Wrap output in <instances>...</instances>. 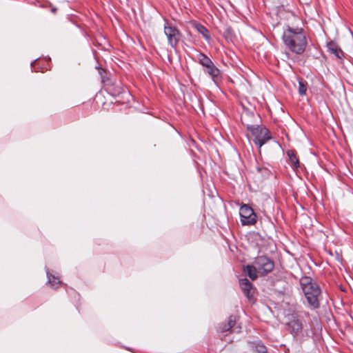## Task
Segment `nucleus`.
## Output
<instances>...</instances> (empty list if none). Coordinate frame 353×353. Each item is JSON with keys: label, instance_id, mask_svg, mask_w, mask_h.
<instances>
[{"label": "nucleus", "instance_id": "nucleus-16", "mask_svg": "<svg viewBox=\"0 0 353 353\" xmlns=\"http://www.w3.org/2000/svg\"><path fill=\"white\" fill-rule=\"evenodd\" d=\"M307 83L302 79L299 80V93L300 95L303 96L306 94Z\"/></svg>", "mask_w": 353, "mask_h": 353}, {"label": "nucleus", "instance_id": "nucleus-18", "mask_svg": "<svg viewBox=\"0 0 353 353\" xmlns=\"http://www.w3.org/2000/svg\"><path fill=\"white\" fill-rule=\"evenodd\" d=\"M288 154L289 156L291 163H293L295 167H299V162L298 158L294 154H290V152H288Z\"/></svg>", "mask_w": 353, "mask_h": 353}, {"label": "nucleus", "instance_id": "nucleus-6", "mask_svg": "<svg viewBox=\"0 0 353 353\" xmlns=\"http://www.w3.org/2000/svg\"><path fill=\"white\" fill-rule=\"evenodd\" d=\"M254 264L258 270V272L261 274H266L272 271L274 263L272 259L266 256H259L255 258Z\"/></svg>", "mask_w": 353, "mask_h": 353}, {"label": "nucleus", "instance_id": "nucleus-12", "mask_svg": "<svg viewBox=\"0 0 353 353\" xmlns=\"http://www.w3.org/2000/svg\"><path fill=\"white\" fill-rule=\"evenodd\" d=\"M239 285L244 293V294L250 298V290L252 288V284L249 281V280L246 278L239 279Z\"/></svg>", "mask_w": 353, "mask_h": 353}, {"label": "nucleus", "instance_id": "nucleus-9", "mask_svg": "<svg viewBox=\"0 0 353 353\" xmlns=\"http://www.w3.org/2000/svg\"><path fill=\"white\" fill-rule=\"evenodd\" d=\"M327 50L331 54H334L336 57L339 59H341L343 56V51L339 48L338 45L333 42L330 41L327 44Z\"/></svg>", "mask_w": 353, "mask_h": 353}, {"label": "nucleus", "instance_id": "nucleus-2", "mask_svg": "<svg viewBox=\"0 0 353 353\" xmlns=\"http://www.w3.org/2000/svg\"><path fill=\"white\" fill-rule=\"evenodd\" d=\"M300 285L308 305L312 308H318L321 298L319 285L310 276H305L300 279Z\"/></svg>", "mask_w": 353, "mask_h": 353}, {"label": "nucleus", "instance_id": "nucleus-17", "mask_svg": "<svg viewBox=\"0 0 353 353\" xmlns=\"http://www.w3.org/2000/svg\"><path fill=\"white\" fill-rule=\"evenodd\" d=\"M255 348L257 353H268L267 347L261 342L256 344Z\"/></svg>", "mask_w": 353, "mask_h": 353}, {"label": "nucleus", "instance_id": "nucleus-7", "mask_svg": "<svg viewBox=\"0 0 353 353\" xmlns=\"http://www.w3.org/2000/svg\"><path fill=\"white\" fill-rule=\"evenodd\" d=\"M203 70L211 77L212 79L214 82H216L221 78V72L219 69L216 67L214 63L209 65V66L204 68Z\"/></svg>", "mask_w": 353, "mask_h": 353}, {"label": "nucleus", "instance_id": "nucleus-14", "mask_svg": "<svg viewBox=\"0 0 353 353\" xmlns=\"http://www.w3.org/2000/svg\"><path fill=\"white\" fill-rule=\"evenodd\" d=\"M46 274L48 279V283L52 288H57L59 285H61V282L59 279L51 274L49 272L48 269H46Z\"/></svg>", "mask_w": 353, "mask_h": 353}, {"label": "nucleus", "instance_id": "nucleus-4", "mask_svg": "<svg viewBox=\"0 0 353 353\" xmlns=\"http://www.w3.org/2000/svg\"><path fill=\"white\" fill-rule=\"evenodd\" d=\"M240 221L242 225H253L257 221L254 210L248 204H242L239 209Z\"/></svg>", "mask_w": 353, "mask_h": 353}, {"label": "nucleus", "instance_id": "nucleus-1", "mask_svg": "<svg viewBox=\"0 0 353 353\" xmlns=\"http://www.w3.org/2000/svg\"><path fill=\"white\" fill-rule=\"evenodd\" d=\"M282 39L285 47L296 54H303L307 45L305 34L301 28L288 26L283 31Z\"/></svg>", "mask_w": 353, "mask_h": 353}, {"label": "nucleus", "instance_id": "nucleus-3", "mask_svg": "<svg viewBox=\"0 0 353 353\" xmlns=\"http://www.w3.org/2000/svg\"><path fill=\"white\" fill-rule=\"evenodd\" d=\"M248 130L250 131L252 136L254 137L253 141L259 148H261L263 145L271 139L270 132L266 128L259 125H248Z\"/></svg>", "mask_w": 353, "mask_h": 353}, {"label": "nucleus", "instance_id": "nucleus-15", "mask_svg": "<svg viewBox=\"0 0 353 353\" xmlns=\"http://www.w3.org/2000/svg\"><path fill=\"white\" fill-rule=\"evenodd\" d=\"M197 57H198L199 63L203 68H205L206 66H209V65H210L211 63H213L212 61V60L208 56H206L205 54H203L202 52H200L198 54Z\"/></svg>", "mask_w": 353, "mask_h": 353}, {"label": "nucleus", "instance_id": "nucleus-8", "mask_svg": "<svg viewBox=\"0 0 353 353\" xmlns=\"http://www.w3.org/2000/svg\"><path fill=\"white\" fill-rule=\"evenodd\" d=\"M192 26L199 34L203 36L207 42L209 43L211 41L210 32L204 26L198 22L194 21L192 23Z\"/></svg>", "mask_w": 353, "mask_h": 353}, {"label": "nucleus", "instance_id": "nucleus-13", "mask_svg": "<svg viewBox=\"0 0 353 353\" xmlns=\"http://www.w3.org/2000/svg\"><path fill=\"white\" fill-rule=\"evenodd\" d=\"M244 271L247 273L248 276L253 281L256 279V278L258 277V275H257L258 270L254 264L253 265H246L244 268Z\"/></svg>", "mask_w": 353, "mask_h": 353}, {"label": "nucleus", "instance_id": "nucleus-11", "mask_svg": "<svg viewBox=\"0 0 353 353\" xmlns=\"http://www.w3.org/2000/svg\"><path fill=\"white\" fill-rule=\"evenodd\" d=\"M236 323V317L234 316H230L228 320V322L225 323H222L219 326V330L221 332H226L230 331L232 327H234Z\"/></svg>", "mask_w": 353, "mask_h": 353}, {"label": "nucleus", "instance_id": "nucleus-5", "mask_svg": "<svg viewBox=\"0 0 353 353\" xmlns=\"http://www.w3.org/2000/svg\"><path fill=\"white\" fill-rule=\"evenodd\" d=\"M164 33L167 37L168 44L175 49L181 37V34L179 29L166 21L164 24Z\"/></svg>", "mask_w": 353, "mask_h": 353}, {"label": "nucleus", "instance_id": "nucleus-10", "mask_svg": "<svg viewBox=\"0 0 353 353\" xmlns=\"http://www.w3.org/2000/svg\"><path fill=\"white\" fill-rule=\"evenodd\" d=\"M289 327L293 334L298 335L303 330V323L301 320L295 319L289 323Z\"/></svg>", "mask_w": 353, "mask_h": 353}]
</instances>
